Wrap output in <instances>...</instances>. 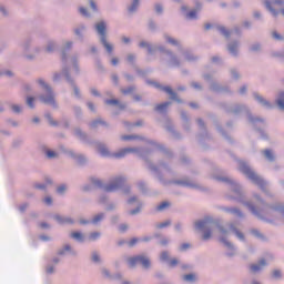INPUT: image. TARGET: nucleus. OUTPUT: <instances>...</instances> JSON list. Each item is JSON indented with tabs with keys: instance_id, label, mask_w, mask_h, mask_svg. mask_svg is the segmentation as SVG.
Instances as JSON below:
<instances>
[{
	"instance_id": "nucleus-18",
	"label": "nucleus",
	"mask_w": 284,
	"mask_h": 284,
	"mask_svg": "<svg viewBox=\"0 0 284 284\" xmlns=\"http://www.w3.org/2000/svg\"><path fill=\"white\" fill-rule=\"evenodd\" d=\"M226 212H229L230 214H235V216H243V213L237 209H226Z\"/></svg>"
},
{
	"instance_id": "nucleus-32",
	"label": "nucleus",
	"mask_w": 284,
	"mask_h": 284,
	"mask_svg": "<svg viewBox=\"0 0 284 284\" xmlns=\"http://www.w3.org/2000/svg\"><path fill=\"white\" fill-rule=\"evenodd\" d=\"M106 105H119V100H105Z\"/></svg>"
},
{
	"instance_id": "nucleus-13",
	"label": "nucleus",
	"mask_w": 284,
	"mask_h": 284,
	"mask_svg": "<svg viewBox=\"0 0 284 284\" xmlns=\"http://www.w3.org/2000/svg\"><path fill=\"white\" fill-rule=\"evenodd\" d=\"M170 105V102H164L162 104H158L155 106L156 112H163V110H168V106Z\"/></svg>"
},
{
	"instance_id": "nucleus-35",
	"label": "nucleus",
	"mask_w": 284,
	"mask_h": 284,
	"mask_svg": "<svg viewBox=\"0 0 284 284\" xmlns=\"http://www.w3.org/2000/svg\"><path fill=\"white\" fill-rule=\"evenodd\" d=\"M48 159H55L57 153L54 151H47Z\"/></svg>"
},
{
	"instance_id": "nucleus-52",
	"label": "nucleus",
	"mask_w": 284,
	"mask_h": 284,
	"mask_svg": "<svg viewBox=\"0 0 284 284\" xmlns=\"http://www.w3.org/2000/svg\"><path fill=\"white\" fill-rule=\"evenodd\" d=\"M90 6H91L92 10L97 11V3L94 2V0L90 1Z\"/></svg>"
},
{
	"instance_id": "nucleus-44",
	"label": "nucleus",
	"mask_w": 284,
	"mask_h": 284,
	"mask_svg": "<svg viewBox=\"0 0 284 284\" xmlns=\"http://www.w3.org/2000/svg\"><path fill=\"white\" fill-rule=\"evenodd\" d=\"M155 11L158 12V14H161V12H163V7L161 4H156Z\"/></svg>"
},
{
	"instance_id": "nucleus-48",
	"label": "nucleus",
	"mask_w": 284,
	"mask_h": 284,
	"mask_svg": "<svg viewBox=\"0 0 284 284\" xmlns=\"http://www.w3.org/2000/svg\"><path fill=\"white\" fill-rule=\"evenodd\" d=\"M11 108H12L13 112H16V113L21 112V106H19V105H12Z\"/></svg>"
},
{
	"instance_id": "nucleus-59",
	"label": "nucleus",
	"mask_w": 284,
	"mask_h": 284,
	"mask_svg": "<svg viewBox=\"0 0 284 284\" xmlns=\"http://www.w3.org/2000/svg\"><path fill=\"white\" fill-rule=\"evenodd\" d=\"M122 41H123L124 43H130V38L124 37V38H122Z\"/></svg>"
},
{
	"instance_id": "nucleus-15",
	"label": "nucleus",
	"mask_w": 284,
	"mask_h": 284,
	"mask_svg": "<svg viewBox=\"0 0 284 284\" xmlns=\"http://www.w3.org/2000/svg\"><path fill=\"white\" fill-rule=\"evenodd\" d=\"M162 90L164 92H166V94H170V97H172V99H176V94L174 93V91H172V88L170 87H163Z\"/></svg>"
},
{
	"instance_id": "nucleus-31",
	"label": "nucleus",
	"mask_w": 284,
	"mask_h": 284,
	"mask_svg": "<svg viewBox=\"0 0 284 284\" xmlns=\"http://www.w3.org/2000/svg\"><path fill=\"white\" fill-rule=\"evenodd\" d=\"M105 125V122L101 121V120H95L91 123V128H97V125Z\"/></svg>"
},
{
	"instance_id": "nucleus-51",
	"label": "nucleus",
	"mask_w": 284,
	"mask_h": 284,
	"mask_svg": "<svg viewBox=\"0 0 284 284\" xmlns=\"http://www.w3.org/2000/svg\"><path fill=\"white\" fill-rule=\"evenodd\" d=\"M44 203H47V205H52V197H45Z\"/></svg>"
},
{
	"instance_id": "nucleus-42",
	"label": "nucleus",
	"mask_w": 284,
	"mask_h": 284,
	"mask_svg": "<svg viewBox=\"0 0 284 284\" xmlns=\"http://www.w3.org/2000/svg\"><path fill=\"white\" fill-rule=\"evenodd\" d=\"M273 278H281V271H278V270L274 271Z\"/></svg>"
},
{
	"instance_id": "nucleus-8",
	"label": "nucleus",
	"mask_w": 284,
	"mask_h": 284,
	"mask_svg": "<svg viewBox=\"0 0 284 284\" xmlns=\"http://www.w3.org/2000/svg\"><path fill=\"white\" fill-rule=\"evenodd\" d=\"M266 265L267 262H265V260H261L258 264L251 265V272L256 274V272H261V270H263V267H265Z\"/></svg>"
},
{
	"instance_id": "nucleus-19",
	"label": "nucleus",
	"mask_w": 284,
	"mask_h": 284,
	"mask_svg": "<svg viewBox=\"0 0 284 284\" xmlns=\"http://www.w3.org/2000/svg\"><path fill=\"white\" fill-rule=\"evenodd\" d=\"M245 205L253 214H255V216H258V210H256V206L252 205V203H245Z\"/></svg>"
},
{
	"instance_id": "nucleus-21",
	"label": "nucleus",
	"mask_w": 284,
	"mask_h": 284,
	"mask_svg": "<svg viewBox=\"0 0 284 284\" xmlns=\"http://www.w3.org/2000/svg\"><path fill=\"white\" fill-rule=\"evenodd\" d=\"M71 239H75V241H83V234L79 232L71 233Z\"/></svg>"
},
{
	"instance_id": "nucleus-54",
	"label": "nucleus",
	"mask_w": 284,
	"mask_h": 284,
	"mask_svg": "<svg viewBox=\"0 0 284 284\" xmlns=\"http://www.w3.org/2000/svg\"><path fill=\"white\" fill-rule=\"evenodd\" d=\"M245 92H247V87H242L240 89V94H245Z\"/></svg>"
},
{
	"instance_id": "nucleus-1",
	"label": "nucleus",
	"mask_w": 284,
	"mask_h": 284,
	"mask_svg": "<svg viewBox=\"0 0 284 284\" xmlns=\"http://www.w3.org/2000/svg\"><path fill=\"white\" fill-rule=\"evenodd\" d=\"M240 172H242V174H245V176H247V179L252 181V183H254L255 185H258L261 190H265V186L267 185V183L264 182L263 179L258 176V174H256V172L252 171L250 169V165H247V163L240 162Z\"/></svg>"
},
{
	"instance_id": "nucleus-64",
	"label": "nucleus",
	"mask_w": 284,
	"mask_h": 284,
	"mask_svg": "<svg viewBox=\"0 0 284 284\" xmlns=\"http://www.w3.org/2000/svg\"><path fill=\"white\" fill-rule=\"evenodd\" d=\"M197 123H199V125H202V126L204 125L203 120H201V119L197 120Z\"/></svg>"
},
{
	"instance_id": "nucleus-26",
	"label": "nucleus",
	"mask_w": 284,
	"mask_h": 284,
	"mask_svg": "<svg viewBox=\"0 0 284 284\" xmlns=\"http://www.w3.org/2000/svg\"><path fill=\"white\" fill-rule=\"evenodd\" d=\"M139 8V0H134L132 6L129 8V12H134Z\"/></svg>"
},
{
	"instance_id": "nucleus-47",
	"label": "nucleus",
	"mask_w": 284,
	"mask_h": 284,
	"mask_svg": "<svg viewBox=\"0 0 284 284\" xmlns=\"http://www.w3.org/2000/svg\"><path fill=\"white\" fill-rule=\"evenodd\" d=\"M170 265H171V267L179 265V260H176V258L171 260Z\"/></svg>"
},
{
	"instance_id": "nucleus-2",
	"label": "nucleus",
	"mask_w": 284,
	"mask_h": 284,
	"mask_svg": "<svg viewBox=\"0 0 284 284\" xmlns=\"http://www.w3.org/2000/svg\"><path fill=\"white\" fill-rule=\"evenodd\" d=\"M95 30H97L98 34L101 37L102 45H104L106 52H109V54H111L113 47H112V44H110L108 42V38L105 36V30H108V26L105 24L104 21L98 22L95 24Z\"/></svg>"
},
{
	"instance_id": "nucleus-57",
	"label": "nucleus",
	"mask_w": 284,
	"mask_h": 284,
	"mask_svg": "<svg viewBox=\"0 0 284 284\" xmlns=\"http://www.w3.org/2000/svg\"><path fill=\"white\" fill-rule=\"evenodd\" d=\"M91 93H92L94 97H99V92L97 91V89H92V90H91Z\"/></svg>"
},
{
	"instance_id": "nucleus-46",
	"label": "nucleus",
	"mask_w": 284,
	"mask_h": 284,
	"mask_svg": "<svg viewBox=\"0 0 284 284\" xmlns=\"http://www.w3.org/2000/svg\"><path fill=\"white\" fill-rule=\"evenodd\" d=\"M273 37L277 40V41H282L283 40V36L276 33V32H273Z\"/></svg>"
},
{
	"instance_id": "nucleus-10",
	"label": "nucleus",
	"mask_w": 284,
	"mask_h": 284,
	"mask_svg": "<svg viewBox=\"0 0 284 284\" xmlns=\"http://www.w3.org/2000/svg\"><path fill=\"white\" fill-rule=\"evenodd\" d=\"M207 223H210V219L199 221L195 223V227L196 230H205V227H207Z\"/></svg>"
},
{
	"instance_id": "nucleus-50",
	"label": "nucleus",
	"mask_w": 284,
	"mask_h": 284,
	"mask_svg": "<svg viewBox=\"0 0 284 284\" xmlns=\"http://www.w3.org/2000/svg\"><path fill=\"white\" fill-rule=\"evenodd\" d=\"M120 232H125L128 230V225L126 224H122L119 227Z\"/></svg>"
},
{
	"instance_id": "nucleus-27",
	"label": "nucleus",
	"mask_w": 284,
	"mask_h": 284,
	"mask_svg": "<svg viewBox=\"0 0 284 284\" xmlns=\"http://www.w3.org/2000/svg\"><path fill=\"white\" fill-rule=\"evenodd\" d=\"M27 104L29 105V108H34V98L28 97Z\"/></svg>"
},
{
	"instance_id": "nucleus-5",
	"label": "nucleus",
	"mask_w": 284,
	"mask_h": 284,
	"mask_svg": "<svg viewBox=\"0 0 284 284\" xmlns=\"http://www.w3.org/2000/svg\"><path fill=\"white\" fill-rule=\"evenodd\" d=\"M265 6L267 10L272 12L273 17H277L278 10H281V8L284 6V0L266 1Z\"/></svg>"
},
{
	"instance_id": "nucleus-41",
	"label": "nucleus",
	"mask_w": 284,
	"mask_h": 284,
	"mask_svg": "<svg viewBox=\"0 0 284 284\" xmlns=\"http://www.w3.org/2000/svg\"><path fill=\"white\" fill-rule=\"evenodd\" d=\"M168 43H172V45H179V42L172 38H166Z\"/></svg>"
},
{
	"instance_id": "nucleus-60",
	"label": "nucleus",
	"mask_w": 284,
	"mask_h": 284,
	"mask_svg": "<svg viewBox=\"0 0 284 284\" xmlns=\"http://www.w3.org/2000/svg\"><path fill=\"white\" fill-rule=\"evenodd\" d=\"M112 80H113L115 83H119V77L112 75Z\"/></svg>"
},
{
	"instance_id": "nucleus-55",
	"label": "nucleus",
	"mask_w": 284,
	"mask_h": 284,
	"mask_svg": "<svg viewBox=\"0 0 284 284\" xmlns=\"http://www.w3.org/2000/svg\"><path fill=\"white\" fill-rule=\"evenodd\" d=\"M187 247H190V244H182L180 250L183 252L184 250H187Z\"/></svg>"
},
{
	"instance_id": "nucleus-28",
	"label": "nucleus",
	"mask_w": 284,
	"mask_h": 284,
	"mask_svg": "<svg viewBox=\"0 0 284 284\" xmlns=\"http://www.w3.org/2000/svg\"><path fill=\"white\" fill-rule=\"evenodd\" d=\"M219 30L224 37H230V31L225 27H220Z\"/></svg>"
},
{
	"instance_id": "nucleus-34",
	"label": "nucleus",
	"mask_w": 284,
	"mask_h": 284,
	"mask_svg": "<svg viewBox=\"0 0 284 284\" xmlns=\"http://www.w3.org/2000/svg\"><path fill=\"white\" fill-rule=\"evenodd\" d=\"M136 243H139V239L133 237V239L129 242V247H134V245H136Z\"/></svg>"
},
{
	"instance_id": "nucleus-49",
	"label": "nucleus",
	"mask_w": 284,
	"mask_h": 284,
	"mask_svg": "<svg viewBox=\"0 0 284 284\" xmlns=\"http://www.w3.org/2000/svg\"><path fill=\"white\" fill-rule=\"evenodd\" d=\"M139 212H141V206H139L136 210L130 211V214L134 215V214H139Z\"/></svg>"
},
{
	"instance_id": "nucleus-45",
	"label": "nucleus",
	"mask_w": 284,
	"mask_h": 284,
	"mask_svg": "<svg viewBox=\"0 0 284 284\" xmlns=\"http://www.w3.org/2000/svg\"><path fill=\"white\" fill-rule=\"evenodd\" d=\"M122 141H132V139H134V136L132 135H122Z\"/></svg>"
},
{
	"instance_id": "nucleus-30",
	"label": "nucleus",
	"mask_w": 284,
	"mask_h": 284,
	"mask_svg": "<svg viewBox=\"0 0 284 284\" xmlns=\"http://www.w3.org/2000/svg\"><path fill=\"white\" fill-rule=\"evenodd\" d=\"M99 221H103V214L95 215L92 220V223H99Z\"/></svg>"
},
{
	"instance_id": "nucleus-25",
	"label": "nucleus",
	"mask_w": 284,
	"mask_h": 284,
	"mask_svg": "<svg viewBox=\"0 0 284 284\" xmlns=\"http://www.w3.org/2000/svg\"><path fill=\"white\" fill-rule=\"evenodd\" d=\"M101 236V233L94 232L89 235V241H97Z\"/></svg>"
},
{
	"instance_id": "nucleus-3",
	"label": "nucleus",
	"mask_w": 284,
	"mask_h": 284,
	"mask_svg": "<svg viewBox=\"0 0 284 284\" xmlns=\"http://www.w3.org/2000/svg\"><path fill=\"white\" fill-rule=\"evenodd\" d=\"M98 149L100 154H102L103 156H112L113 159H123V156H125L126 154H130V152H134V149L128 148V149H122L118 153L111 154L108 148H105L103 144H99Z\"/></svg>"
},
{
	"instance_id": "nucleus-56",
	"label": "nucleus",
	"mask_w": 284,
	"mask_h": 284,
	"mask_svg": "<svg viewBox=\"0 0 284 284\" xmlns=\"http://www.w3.org/2000/svg\"><path fill=\"white\" fill-rule=\"evenodd\" d=\"M36 187L38 190H45V185H43V184H37Z\"/></svg>"
},
{
	"instance_id": "nucleus-11",
	"label": "nucleus",
	"mask_w": 284,
	"mask_h": 284,
	"mask_svg": "<svg viewBox=\"0 0 284 284\" xmlns=\"http://www.w3.org/2000/svg\"><path fill=\"white\" fill-rule=\"evenodd\" d=\"M274 212H276L277 214H280V216H284V206L280 205V206H271V214H274Z\"/></svg>"
},
{
	"instance_id": "nucleus-12",
	"label": "nucleus",
	"mask_w": 284,
	"mask_h": 284,
	"mask_svg": "<svg viewBox=\"0 0 284 284\" xmlns=\"http://www.w3.org/2000/svg\"><path fill=\"white\" fill-rule=\"evenodd\" d=\"M230 230L231 232H234V234L237 236V239H240L241 241H243V239H245V236L243 235V233H241L239 230H236V227L234 226V224L230 225Z\"/></svg>"
},
{
	"instance_id": "nucleus-40",
	"label": "nucleus",
	"mask_w": 284,
	"mask_h": 284,
	"mask_svg": "<svg viewBox=\"0 0 284 284\" xmlns=\"http://www.w3.org/2000/svg\"><path fill=\"white\" fill-rule=\"evenodd\" d=\"M168 258H170V255L168 254V252H163L161 254V261H168Z\"/></svg>"
},
{
	"instance_id": "nucleus-6",
	"label": "nucleus",
	"mask_w": 284,
	"mask_h": 284,
	"mask_svg": "<svg viewBox=\"0 0 284 284\" xmlns=\"http://www.w3.org/2000/svg\"><path fill=\"white\" fill-rule=\"evenodd\" d=\"M125 183V179L115 178L109 185L104 186V192H116Z\"/></svg>"
},
{
	"instance_id": "nucleus-16",
	"label": "nucleus",
	"mask_w": 284,
	"mask_h": 284,
	"mask_svg": "<svg viewBox=\"0 0 284 284\" xmlns=\"http://www.w3.org/2000/svg\"><path fill=\"white\" fill-rule=\"evenodd\" d=\"M264 155L268 161H274V153H272V150H264Z\"/></svg>"
},
{
	"instance_id": "nucleus-33",
	"label": "nucleus",
	"mask_w": 284,
	"mask_h": 284,
	"mask_svg": "<svg viewBox=\"0 0 284 284\" xmlns=\"http://www.w3.org/2000/svg\"><path fill=\"white\" fill-rule=\"evenodd\" d=\"M80 13L82 17H90V13H88V9L83 7L80 8Z\"/></svg>"
},
{
	"instance_id": "nucleus-24",
	"label": "nucleus",
	"mask_w": 284,
	"mask_h": 284,
	"mask_svg": "<svg viewBox=\"0 0 284 284\" xmlns=\"http://www.w3.org/2000/svg\"><path fill=\"white\" fill-rule=\"evenodd\" d=\"M91 182L94 185V187H103V183L101 182V180L92 179Z\"/></svg>"
},
{
	"instance_id": "nucleus-62",
	"label": "nucleus",
	"mask_w": 284,
	"mask_h": 284,
	"mask_svg": "<svg viewBox=\"0 0 284 284\" xmlns=\"http://www.w3.org/2000/svg\"><path fill=\"white\" fill-rule=\"evenodd\" d=\"M128 61H134V55H129Z\"/></svg>"
},
{
	"instance_id": "nucleus-43",
	"label": "nucleus",
	"mask_w": 284,
	"mask_h": 284,
	"mask_svg": "<svg viewBox=\"0 0 284 284\" xmlns=\"http://www.w3.org/2000/svg\"><path fill=\"white\" fill-rule=\"evenodd\" d=\"M92 261H93L94 263H99V261H100L99 254L93 253V255H92Z\"/></svg>"
},
{
	"instance_id": "nucleus-39",
	"label": "nucleus",
	"mask_w": 284,
	"mask_h": 284,
	"mask_svg": "<svg viewBox=\"0 0 284 284\" xmlns=\"http://www.w3.org/2000/svg\"><path fill=\"white\" fill-rule=\"evenodd\" d=\"M130 92H134V88L130 87L129 89L122 90V94H130Z\"/></svg>"
},
{
	"instance_id": "nucleus-37",
	"label": "nucleus",
	"mask_w": 284,
	"mask_h": 284,
	"mask_svg": "<svg viewBox=\"0 0 284 284\" xmlns=\"http://www.w3.org/2000/svg\"><path fill=\"white\" fill-rule=\"evenodd\" d=\"M168 225H170V221L158 224V227H159V230H163V227H168Z\"/></svg>"
},
{
	"instance_id": "nucleus-53",
	"label": "nucleus",
	"mask_w": 284,
	"mask_h": 284,
	"mask_svg": "<svg viewBox=\"0 0 284 284\" xmlns=\"http://www.w3.org/2000/svg\"><path fill=\"white\" fill-rule=\"evenodd\" d=\"M111 63H112V65H118L119 64V59L118 58H113L111 60Z\"/></svg>"
},
{
	"instance_id": "nucleus-20",
	"label": "nucleus",
	"mask_w": 284,
	"mask_h": 284,
	"mask_svg": "<svg viewBox=\"0 0 284 284\" xmlns=\"http://www.w3.org/2000/svg\"><path fill=\"white\" fill-rule=\"evenodd\" d=\"M255 99L260 102L263 103V105H266V108H270V102L265 101L261 95L254 94Z\"/></svg>"
},
{
	"instance_id": "nucleus-38",
	"label": "nucleus",
	"mask_w": 284,
	"mask_h": 284,
	"mask_svg": "<svg viewBox=\"0 0 284 284\" xmlns=\"http://www.w3.org/2000/svg\"><path fill=\"white\" fill-rule=\"evenodd\" d=\"M65 190H67L65 185L62 184L58 187L57 192L58 194H63Z\"/></svg>"
},
{
	"instance_id": "nucleus-61",
	"label": "nucleus",
	"mask_w": 284,
	"mask_h": 284,
	"mask_svg": "<svg viewBox=\"0 0 284 284\" xmlns=\"http://www.w3.org/2000/svg\"><path fill=\"white\" fill-rule=\"evenodd\" d=\"M88 106L90 108V110L94 111V104H92V102H89Z\"/></svg>"
},
{
	"instance_id": "nucleus-9",
	"label": "nucleus",
	"mask_w": 284,
	"mask_h": 284,
	"mask_svg": "<svg viewBox=\"0 0 284 284\" xmlns=\"http://www.w3.org/2000/svg\"><path fill=\"white\" fill-rule=\"evenodd\" d=\"M55 221H58V223H60L61 225H68V224L74 223V221H72V219L62 217L61 215H55Z\"/></svg>"
},
{
	"instance_id": "nucleus-4",
	"label": "nucleus",
	"mask_w": 284,
	"mask_h": 284,
	"mask_svg": "<svg viewBox=\"0 0 284 284\" xmlns=\"http://www.w3.org/2000/svg\"><path fill=\"white\" fill-rule=\"evenodd\" d=\"M38 83H40V85H43L44 90L47 91V95H42L40 98L42 103H47V105H54V94H52V89H50V87H48V84H45L43 80H39Z\"/></svg>"
},
{
	"instance_id": "nucleus-23",
	"label": "nucleus",
	"mask_w": 284,
	"mask_h": 284,
	"mask_svg": "<svg viewBox=\"0 0 284 284\" xmlns=\"http://www.w3.org/2000/svg\"><path fill=\"white\" fill-rule=\"evenodd\" d=\"M236 48H239V44L232 43L229 45V50L231 54H236Z\"/></svg>"
},
{
	"instance_id": "nucleus-58",
	"label": "nucleus",
	"mask_w": 284,
	"mask_h": 284,
	"mask_svg": "<svg viewBox=\"0 0 284 284\" xmlns=\"http://www.w3.org/2000/svg\"><path fill=\"white\" fill-rule=\"evenodd\" d=\"M47 118L49 119V123H50L51 125H57V123H54V122L52 121V118H51L50 115H47Z\"/></svg>"
},
{
	"instance_id": "nucleus-63",
	"label": "nucleus",
	"mask_w": 284,
	"mask_h": 284,
	"mask_svg": "<svg viewBox=\"0 0 284 284\" xmlns=\"http://www.w3.org/2000/svg\"><path fill=\"white\" fill-rule=\"evenodd\" d=\"M134 201H136V197H131V199L129 200V203H134Z\"/></svg>"
},
{
	"instance_id": "nucleus-17",
	"label": "nucleus",
	"mask_w": 284,
	"mask_h": 284,
	"mask_svg": "<svg viewBox=\"0 0 284 284\" xmlns=\"http://www.w3.org/2000/svg\"><path fill=\"white\" fill-rule=\"evenodd\" d=\"M166 207H170L169 202H162L160 205L156 206L158 212H163V210H166Z\"/></svg>"
},
{
	"instance_id": "nucleus-7",
	"label": "nucleus",
	"mask_w": 284,
	"mask_h": 284,
	"mask_svg": "<svg viewBox=\"0 0 284 284\" xmlns=\"http://www.w3.org/2000/svg\"><path fill=\"white\" fill-rule=\"evenodd\" d=\"M138 263L143 265V267H150V260L145 256H135V257L129 258L130 267H134V265H138Z\"/></svg>"
},
{
	"instance_id": "nucleus-36",
	"label": "nucleus",
	"mask_w": 284,
	"mask_h": 284,
	"mask_svg": "<svg viewBox=\"0 0 284 284\" xmlns=\"http://www.w3.org/2000/svg\"><path fill=\"white\" fill-rule=\"evenodd\" d=\"M187 19H196V11H190L189 13H187Z\"/></svg>"
},
{
	"instance_id": "nucleus-14",
	"label": "nucleus",
	"mask_w": 284,
	"mask_h": 284,
	"mask_svg": "<svg viewBox=\"0 0 284 284\" xmlns=\"http://www.w3.org/2000/svg\"><path fill=\"white\" fill-rule=\"evenodd\" d=\"M183 280L189 283H194L196 281V275L194 274H187L183 276Z\"/></svg>"
},
{
	"instance_id": "nucleus-22",
	"label": "nucleus",
	"mask_w": 284,
	"mask_h": 284,
	"mask_svg": "<svg viewBox=\"0 0 284 284\" xmlns=\"http://www.w3.org/2000/svg\"><path fill=\"white\" fill-rule=\"evenodd\" d=\"M277 105H280V108H281L282 110H284V93H281V94H280V98H278V100H277Z\"/></svg>"
},
{
	"instance_id": "nucleus-29",
	"label": "nucleus",
	"mask_w": 284,
	"mask_h": 284,
	"mask_svg": "<svg viewBox=\"0 0 284 284\" xmlns=\"http://www.w3.org/2000/svg\"><path fill=\"white\" fill-rule=\"evenodd\" d=\"M203 241H209V239H212V231H206L204 234H203Z\"/></svg>"
}]
</instances>
